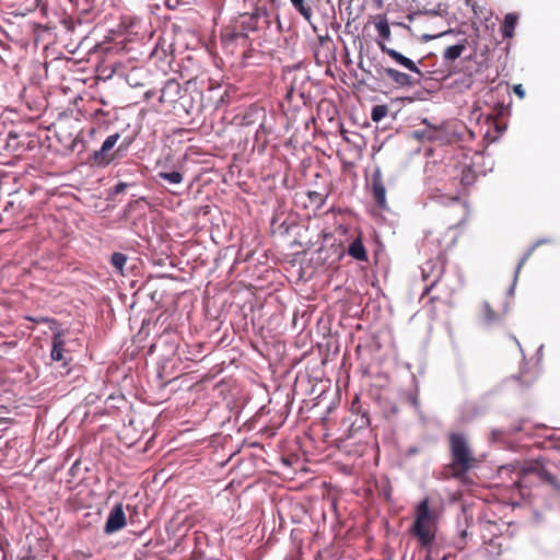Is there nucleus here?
Instances as JSON below:
<instances>
[{
    "mask_svg": "<svg viewBox=\"0 0 560 560\" xmlns=\"http://www.w3.org/2000/svg\"><path fill=\"white\" fill-rule=\"evenodd\" d=\"M97 128L93 122H88L84 127L80 128L74 139H72V152H77L82 163H92L97 166H107L115 159L122 158L131 140L125 139L118 148L110 153L114 147L120 139L118 132L108 136L98 150H92L94 144V135Z\"/></svg>",
    "mask_w": 560,
    "mask_h": 560,
    "instance_id": "1",
    "label": "nucleus"
},
{
    "mask_svg": "<svg viewBox=\"0 0 560 560\" xmlns=\"http://www.w3.org/2000/svg\"><path fill=\"white\" fill-rule=\"evenodd\" d=\"M439 514L430 506L428 498L422 499L415 509V521L411 526V534L418 539L422 547H430L438 532Z\"/></svg>",
    "mask_w": 560,
    "mask_h": 560,
    "instance_id": "2",
    "label": "nucleus"
},
{
    "mask_svg": "<svg viewBox=\"0 0 560 560\" xmlns=\"http://www.w3.org/2000/svg\"><path fill=\"white\" fill-rule=\"evenodd\" d=\"M4 121L0 120V154L8 153L14 158H22L28 151L38 147V138L23 128L3 130Z\"/></svg>",
    "mask_w": 560,
    "mask_h": 560,
    "instance_id": "3",
    "label": "nucleus"
},
{
    "mask_svg": "<svg viewBox=\"0 0 560 560\" xmlns=\"http://www.w3.org/2000/svg\"><path fill=\"white\" fill-rule=\"evenodd\" d=\"M373 23L380 37V39H377V45L380 49L384 54L388 55L397 65L401 66L402 68L413 73H417L419 77H422L421 70L410 58L404 56L399 51L389 48L385 45V42L390 39V28L386 16L383 14H378L374 16Z\"/></svg>",
    "mask_w": 560,
    "mask_h": 560,
    "instance_id": "4",
    "label": "nucleus"
},
{
    "mask_svg": "<svg viewBox=\"0 0 560 560\" xmlns=\"http://www.w3.org/2000/svg\"><path fill=\"white\" fill-rule=\"evenodd\" d=\"M450 448L453 469L462 474L468 471L472 467L475 458L466 436L462 433H452L450 435Z\"/></svg>",
    "mask_w": 560,
    "mask_h": 560,
    "instance_id": "5",
    "label": "nucleus"
},
{
    "mask_svg": "<svg viewBox=\"0 0 560 560\" xmlns=\"http://www.w3.org/2000/svg\"><path fill=\"white\" fill-rule=\"evenodd\" d=\"M279 0H258L249 19L259 20L262 24L268 26L272 18L279 19Z\"/></svg>",
    "mask_w": 560,
    "mask_h": 560,
    "instance_id": "6",
    "label": "nucleus"
},
{
    "mask_svg": "<svg viewBox=\"0 0 560 560\" xmlns=\"http://www.w3.org/2000/svg\"><path fill=\"white\" fill-rule=\"evenodd\" d=\"M380 73L386 77L396 88H411L419 83V80H415L411 75L395 68L384 67Z\"/></svg>",
    "mask_w": 560,
    "mask_h": 560,
    "instance_id": "7",
    "label": "nucleus"
},
{
    "mask_svg": "<svg viewBox=\"0 0 560 560\" xmlns=\"http://www.w3.org/2000/svg\"><path fill=\"white\" fill-rule=\"evenodd\" d=\"M125 525H126V515H125L122 505L116 504L112 509V511L109 512V514L107 516L104 532L106 534H113V533H116V532L120 530L121 528H124Z\"/></svg>",
    "mask_w": 560,
    "mask_h": 560,
    "instance_id": "8",
    "label": "nucleus"
},
{
    "mask_svg": "<svg viewBox=\"0 0 560 560\" xmlns=\"http://www.w3.org/2000/svg\"><path fill=\"white\" fill-rule=\"evenodd\" d=\"M371 188L376 205L381 208H386V188L380 168H376L372 174Z\"/></svg>",
    "mask_w": 560,
    "mask_h": 560,
    "instance_id": "9",
    "label": "nucleus"
},
{
    "mask_svg": "<svg viewBox=\"0 0 560 560\" xmlns=\"http://www.w3.org/2000/svg\"><path fill=\"white\" fill-rule=\"evenodd\" d=\"M467 39L463 38L456 45L448 46L443 51V59L445 61H455L457 58L462 56L464 50L466 49Z\"/></svg>",
    "mask_w": 560,
    "mask_h": 560,
    "instance_id": "10",
    "label": "nucleus"
},
{
    "mask_svg": "<svg viewBox=\"0 0 560 560\" xmlns=\"http://www.w3.org/2000/svg\"><path fill=\"white\" fill-rule=\"evenodd\" d=\"M66 342L63 336L59 332L54 334L52 346L50 357L54 361H60L63 359V353L66 351Z\"/></svg>",
    "mask_w": 560,
    "mask_h": 560,
    "instance_id": "11",
    "label": "nucleus"
},
{
    "mask_svg": "<svg viewBox=\"0 0 560 560\" xmlns=\"http://www.w3.org/2000/svg\"><path fill=\"white\" fill-rule=\"evenodd\" d=\"M292 7L311 24L313 18V9L311 0H290Z\"/></svg>",
    "mask_w": 560,
    "mask_h": 560,
    "instance_id": "12",
    "label": "nucleus"
},
{
    "mask_svg": "<svg viewBox=\"0 0 560 560\" xmlns=\"http://www.w3.org/2000/svg\"><path fill=\"white\" fill-rule=\"evenodd\" d=\"M348 253L357 260L365 261L368 259V254L361 238H355L349 245Z\"/></svg>",
    "mask_w": 560,
    "mask_h": 560,
    "instance_id": "13",
    "label": "nucleus"
},
{
    "mask_svg": "<svg viewBox=\"0 0 560 560\" xmlns=\"http://www.w3.org/2000/svg\"><path fill=\"white\" fill-rule=\"evenodd\" d=\"M517 19H518L517 15L514 13H508L505 15L504 22L502 25V32H503L504 37L511 38L513 36L514 28L517 23Z\"/></svg>",
    "mask_w": 560,
    "mask_h": 560,
    "instance_id": "14",
    "label": "nucleus"
},
{
    "mask_svg": "<svg viewBox=\"0 0 560 560\" xmlns=\"http://www.w3.org/2000/svg\"><path fill=\"white\" fill-rule=\"evenodd\" d=\"M62 188L63 186L60 188H55L50 194L49 203L56 208H67V205L62 201V198L67 199L68 191Z\"/></svg>",
    "mask_w": 560,
    "mask_h": 560,
    "instance_id": "15",
    "label": "nucleus"
},
{
    "mask_svg": "<svg viewBox=\"0 0 560 560\" xmlns=\"http://www.w3.org/2000/svg\"><path fill=\"white\" fill-rule=\"evenodd\" d=\"M158 176L164 180H167L170 184H180L183 182V174L174 171V172H160Z\"/></svg>",
    "mask_w": 560,
    "mask_h": 560,
    "instance_id": "16",
    "label": "nucleus"
},
{
    "mask_svg": "<svg viewBox=\"0 0 560 560\" xmlns=\"http://www.w3.org/2000/svg\"><path fill=\"white\" fill-rule=\"evenodd\" d=\"M388 114L387 105H375L371 110V119L374 122L381 121Z\"/></svg>",
    "mask_w": 560,
    "mask_h": 560,
    "instance_id": "17",
    "label": "nucleus"
},
{
    "mask_svg": "<svg viewBox=\"0 0 560 560\" xmlns=\"http://www.w3.org/2000/svg\"><path fill=\"white\" fill-rule=\"evenodd\" d=\"M483 317L486 323L489 325L500 320V316L491 308L488 302L483 303Z\"/></svg>",
    "mask_w": 560,
    "mask_h": 560,
    "instance_id": "18",
    "label": "nucleus"
},
{
    "mask_svg": "<svg viewBox=\"0 0 560 560\" xmlns=\"http://www.w3.org/2000/svg\"><path fill=\"white\" fill-rule=\"evenodd\" d=\"M110 262L117 271L122 272V268L127 262V256L122 253H114L112 255Z\"/></svg>",
    "mask_w": 560,
    "mask_h": 560,
    "instance_id": "19",
    "label": "nucleus"
},
{
    "mask_svg": "<svg viewBox=\"0 0 560 560\" xmlns=\"http://www.w3.org/2000/svg\"><path fill=\"white\" fill-rule=\"evenodd\" d=\"M475 173L470 170V167L465 166L462 171L460 183L464 186H469L475 182Z\"/></svg>",
    "mask_w": 560,
    "mask_h": 560,
    "instance_id": "20",
    "label": "nucleus"
},
{
    "mask_svg": "<svg viewBox=\"0 0 560 560\" xmlns=\"http://www.w3.org/2000/svg\"><path fill=\"white\" fill-rule=\"evenodd\" d=\"M249 16L250 14L242 15V25L244 30L254 31L260 26L261 22L259 20H250Z\"/></svg>",
    "mask_w": 560,
    "mask_h": 560,
    "instance_id": "21",
    "label": "nucleus"
},
{
    "mask_svg": "<svg viewBox=\"0 0 560 560\" xmlns=\"http://www.w3.org/2000/svg\"><path fill=\"white\" fill-rule=\"evenodd\" d=\"M530 253H532V249H529L520 260L517 267H516V270H515V273H514V281H513V285L511 287L510 289V294L513 293L514 291V287H515V283H516V280H517V277H518V273L521 271V268L523 267V265L525 264V261L528 259V257L530 256Z\"/></svg>",
    "mask_w": 560,
    "mask_h": 560,
    "instance_id": "22",
    "label": "nucleus"
},
{
    "mask_svg": "<svg viewBox=\"0 0 560 560\" xmlns=\"http://www.w3.org/2000/svg\"><path fill=\"white\" fill-rule=\"evenodd\" d=\"M66 80H67L66 74H61L60 82L56 85V89H58L61 92V94H63V95H67V93L70 89L69 85H67L65 83Z\"/></svg>",
    "mask_w": 560,
    "mask_h": 560,
    "instance_id": "23",
    "label": "nucleus"
},
{
    "mask_svg": "<svg viewBox=\"0 0 560 560\" xmlns=\"http://www.w3.org/2000/svg\"><path fill=\"white\" fill-rule=\"evenodd\" d=\"M478 14H475L479 19H485L486 21L491 16V11H489L486 7L477 5Z\"/></svg>",
    "mask_w": 560,
    "mask_h": 560,
    "instance_id": "24",
    "label": "nucleus"
},
{
    "mask_svg": "<svg viewBox=\"0 0 560 560\" xmlns=\"http://www.w3.org/2000/svg\"><path fill=\"white\" fill-rule=\"evenodd\" d=\"M472 83H474V80H472L471 75H463V78L460 80V84H462L463 89H465V90L470 89Z\"/></svg>",
    "mask_w": 560,
    "mask_h": 560,
    "instance_id": "25",
    "label": "nucleus"
},
{
    "mask_svg": "<svg viewBox=\"0 0 560 560\" xmlns=\"http://www.w3.org/2000/svg\"><path fill=\"white\" fill-rule=\"evenodd\" d=\"M539 474L541 478H544L546 481L550 482L553 486H557L556 478L550 472L546 471L545 469H541Z\"/></svg>",
    "mask_w": 560,
    "mask_h": 560,
    "instance_id": "26",
    "label": "nucleus"
},
{
    "mask_svg": "<svg viewBox=\"0 0 560 560\" xmlns=\"http://www.w3.org/2000/svg\"><path fill=\"white\" fill-rule=\"evenodd\" d=\"M126 187H127L126 183H122V182L118 183L114 187V194H117V195L121 194L126 189Z\"/></svg>",
    "mask_w": 560,
    "mask_h": 560,
    "instance_id": "27",
    "label": "nucleus"
},
{
    "mask_svg": "<svg viewBox=\"0 0 560 560\" xmlns=\"http://www.w3.org/2000/svg\"><path fill=\"white\" fill-rule=\"evenodd\" d=\"M514 93L520 96L521 98H523L525 96V91L522 86V84H517L514 86Z\"/></svg>",
    "mask_w": 560,
    "mask_h": 560,
    "instance_id": "28",
    "label": "nucleus"
},
{
    "mask_svg": "<svg viewBox=\"0 0 560 560\" xmlns=\"http://www.w3.org/2000/svg\"><path fill=\"white\" fill-rule=\"evenodd\" d=\"M466 5L470 7L475 14H478L477 3L474 0H466Z\"/></svg>",
    "mask_w": 560,
    "mask_h": 560,
    "instance_id": "29",
    "label": "nucleus"
},
{
    "mask_svg": "<svg viewBox=\"0 0 560 560\" xmlns=\"http://www.w3.org/2000/svg\"><path fill=\"white\" fill-rule=\"evenodd\" d=\"M433 199H436L439 202L444 203V199H446L443 195H436L432 197Z\"/></svg>",
    "mask_w": 560,
    "mask_h": 560,
    "instance_id": "30",
    "label": "nucleus"
},
{
    "mask_svg": "<svg viewBox=\"0 0 560 560\" xmlns=\"http://www.w3.org/2000/svg\"><path fill=\"white\" fill-rule=\"evenodd\" d=\"M77 82L78 83H82L83 80L82 79H74V78H72V83H77Z\"/></svg>",
    "mask_w": 560,
    "mask_h": 560,
    "instance_id": "31",
    "label": "nucleus"
},
{
    "mask_svg": "<svg viewBox=\"0 0 560 560\" xmlns=\"http://www.w3.org/2000/svg\"><path fill=\"white\" fill-rule=\"evenodd\" d=\"M450 201H457L458 200V197H452V198H447Z\"/></svg>",
    "mask_w": 560,
    "mask_h": 560,
    "instance_id": "32",
    "label": "nucleus"
},
{
    "mask_svg": "<svg viewBox=\"0 0 560 560\" xmlns=\"http://www.w3.org/2000/svg\"><path fill=\"white\" fill-rule=\"evenodd\" d=\"M77 341L79 342V346H81V347H82V346H83V343H84V340L77 339Z\"/></svg>",
    "mask_w": 560,
    "mask_h": 560,
    "instance_id": "33",
    "label": "nucleus"
},
{
    "mask_svg": "<svg viewBox=\"0 0 560 560\" xmlns=\"http://www.w3.org/2000/svg\"><path fill=\"white\" fill-rule=\"evenodd\" d=\"M73 382H80V376H77V378Z\"/></svg>",
    "mask_w": 560,
    "mask_h": 560,
    "instance_id": "34",
    "label": "nucleus"
},
{
    "mask_svg": "<svg viewBox=\"0 0 560 560\" xmlns=\"http://www.w3.org/2000/svg\"><path fill=\"white\" fill-rule=\"evenodd\" d=\"M441 560H447V558H446V557H443Z\"/></svg>",
    "mask_w": 560,
    "mask_h": 560,
    "instance_id": "35",
    "label": "nucleus"
}]
</instances>
